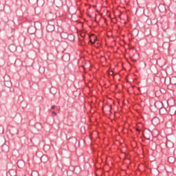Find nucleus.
Returning a JSON list of instances; mask_svg holds the SVG:
<instances>
[{
    "mask_svg": "<svg viewBox=\"0 0 176 176\" xmlns=\"http://www.w3.org/2000/svg\"><path fill=\"white\" fill-rule=\"evenodd\" d=\"M0 146L2 147L3 152H9V146L5 144V139L0 138Z\"/></svg>",
    "mask_w": 176,
    "mask_h": 176,
    "instance_id": "nucleus-1",
    "label": "nucleus"
},
{
    "mask_svg": "<svg viewBox=\"0 0 176 176\" xmlns=\"http://www.w3.org/2000/svg\"><path fill=\"white\" fill-rule=\"evenodd\" d=\"M46 30H47V32H53V31H54V30H55L54 22L50 21L46 27Z\"/></svg>",
    "mask_w": 176,
    "mask_h": 176,
    "instance_id": "nucleus-2",
    "label": "nucleus"
},
{
    "mask_svg": "<svg viewBox=\"0 0 176 176\" xmlns=\"http://www.w3.org/2000/svg\"><path fill=\"white\" fill-rule=\"evenodd\" d=\"M71 60V55L69 53L64 54L63 56V60L65 63H68Z\"/></svg>",
    "mask_w": 176,
    "mask_h": 176,
    "instance_id": "nucleus-3",
    "label": "nucleus"
},
{
    "mask_svg": "<svg viewBox=\"0 0 176 176\" xmlns=\"http://www.w3.org/2000/svg\"><path fill=\"white\" fill-rule=\"evenodd\" d=\"M151 122L153 126H157L160 123V121L157 117H155L152 119Z\"/></svg>",
    "mask_w": 176,
    "mask_h": 176,
    "instance_id": "nucleus-4",
    "label": "nucleus"
},
{
    "mask_svg": "<svg viewBox=\"0 0 176 176\" xmlns=\"http://www.w3.org/2000/svg\"><path fill=\"white\" fill-rule=\"evenodd\" d=\"M54 3L56 8H61L63 6V1L61 0H54Z\"/></svg>",
    "mask_w": 176,
    "mask_h": 176,
    "instance_id": "nucleus-5",
    "label": "nucleus"
},
{
    "mask_svg": "<svg viewBox=\"0 0 176 176\" xmlns=\"http://www.w3.org/2000/svg\"><path fill=\"white\" fill-rule=\"evenodd\" d=\"M17 166L19 168H24V166H25V163L23 160H20L17 162Z\"/></svg>",
    "mask_w": 176,
    "mask_h": 176,
    "instance_id": "nucleus-6",
    "label": "nucleus"
},
{
    "mask_svg": "<svg viewBox=\"0 0 176 176\" xmlns=\"http://www.w3.org/2000/svg\"><path fill=\"white\" fill-rule=\"evenodd\" d=\"M152 134V133L148 131H144L143 132V135L144 137H145L146 138H147L148 140H149V138H151V135Z\"/></svg>",
    "mask_w": 176,
    "mask_h": 176,
    "instance_id": "nucleus-7",
    "label": "nucleus"
},
{
    "mask_svg": "<svg viewBox=\"0 0 176 176\" xmlns=\"http://www.w3.org/2000/svg\"><path fill=\"white\" fill-rule=\"evenodd\" d=\"M96 41H97V36H96L94 35H91L90 36V42H91V45L94 44V42H96Z\"/></svg>",
    "mask_w": 176,
    "mask_h": 176,
    "instance_id": "nucleus-8",
    "label": "nucleus"
},
{
    "mask_svg": "<svg viewBox=\"0 0 176 176\" xmlns=\"http://www.w3.org/2000/svg\"><path fill=\"white\" fill-rule=\"evenodd\" d=\"M160 115H166L167 113V109L164 107L160 109Z\"/></svg>",
    "mask_w": 176,
    "mask_h": 176,
    "instance_id": "nucleus-9",
    "label": "nucleus"
},
{
    "mask_svg": "<svg viewBox=\"0 0 176 176\" xmlns=\"http://www.w3.org/2000/svg\"><path fill=\"white\" fill-rule=\"evenodd\" d=\"M170 85H176V77L172 76L170 78Z\"/></svg>",
    "mask_w": 176,
    "mask_h": 176,
    "instance_id": "nucleus-10",
    "label": "nucleus"
},
{
    "mask_svg": "<svg viewBox=\"0 0 176 176\" xmlns=\"http://www.w3.org/2000/svg\"><path fill=\"white\" fill-rule=\"evenodd\" d=\"M28 32H29V34H34V32H35V28H34V27L31 26L28 29Z\"/></svg>",
    "mask_w": 176,
    "mask_h": 176,
    "instance_id": "nucleus-11",
    "label": "nucleus"
},
{
    "mask_svg": "<svg viewBox=\"0 0 176 176\" xmlns=\"http://www.w3.org/2000/svg\"><path fill=\"white\" fill-rule=\"evenodd\" d=\"M168 162H169L170 164H173L175 162V160L174 159V157H169L168 158Z\"/></svg>",
    "mask_w": 176,
    "mask_h": 176,
    "instance_id": "nucleus-12",
    "label": "nucleus"
},
{
    "mask_svg": "<svg viewBox=\"0 0 176 176\" xmlns=\"http://www.w3.org/2000/svg\"><path fill=\"white\" fill-rule=\"evenodd\" d=\"M60 36L61 38H64V39L68 38V34L65 33V32H62L60 34Z\"/></svg>",
    "mask_w": 176,
    "mask_h": 176,
    "instance_id": "nucleus-13",
    "label": "nucleus"
},
{
    "mask_svg": "<svg viewBox=\"0 0 176 176\" xmlns=\"http://www.w3.org/2000/svg\"><path fill=\"white\" fill-rule=\"evenodd\" d=\"M158 102H155V108H157V109H161V108H163V104H157Z\"/></svg>",
    "mask_w": 176,
    "mask_h": 176,
    "instance_id": "nucleus-14",
    "label": "nucleus"
},
{
    "mask_svg": "<svg viewBox=\"0 0 176 176\" xmlns=\"http://www.w3.org/2000/svg\"><path fill=\"white\" fill-rule=\"evenodd\" d=\"M32 176H39V173L36 170H33L32 172Z\"/></svg>",
    "mask_w": 176,
    "mask_h": 176,
    "instance_id": "nucleus-15",
    "label": "nucleus"
},
{
    "mask_svg": "<svg viewBox=\"0 0 176 176\" xmlns=\"http://www.w3.org/2000/svg\"><path fill=\"white\" fill-rule=\"evenodd\" d=\"M43 159H47V157H46V155H43L41 158V162H43Z\"/></svg>",
    "mask_w": 176,
    "mask_h": 176,
    "instance_id": "nucleus-16",
    "label": "nucleus"
},
{
    "mask_svg": "<svg viewBox=\"0 0 176 176\" xmlns=\"http://www.w3.org/2000/svg\"><path fill=\"white\" fill-rule=\"evenodd\" d=\"M52 115H54L55 116H56L57 113L56 111H52Z\"/></svg>",
    "mask_w": 176,
    "mask_h": 176,
    "instance_id": "nucleus-17",
    "label": "nucleus"
},
{
    "mask_svg": "<svg viewBox=\"0 0 176 176\" xmlns=\"http://www.w3.org/2000/svg\"><path fill=\"white\" fill-rule=\"evenodd\" d=\"M10 174H11V173H14V170L13 169H11L10 171H9Z\"/></svg>",
    "mask_w": 176,
    "mask_h": 176,
    "instance_id": "nucleus-18",
    "label": "nucleus"
},
{
    "mask_svg": "<svg viewBox=\"0 0 176 176\" xmlns=\"http://www.w3.org/2000/svg\"><path fill=\"white\" fill-rule=\"evenodd\" d=\"M54 108H56V105H52V106L51 107V109H54Z\"/></svg>",
    "mask_w": 176,
    "mask_h": 176,
    "instance_id": "nucleus-19",
    "label": "nucleus"
},
{
    "mask_svg": "<svg viewBox=\"0 0 176 176\" xmlns=\"http://www.w3.org/2000/svg\"><path fill=\"white\" fill-rule=\"evenodd\" d=\"M175 61H176V59H174V58H173V59L172 60V63H174V62L175 63Z\"/></svg>",
    "mask_w": 176,
    "mask_h": 176,
    "instance_id": "nucleus-20",
    "label": "nucleus"
}]
</instances>
